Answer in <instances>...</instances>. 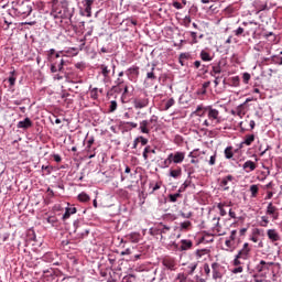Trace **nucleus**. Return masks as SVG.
Listing matches in <instances>:
<instances>
[{"instance_id":"nucleus-1","label":"nucleus","mask_w":282,"mask_h":282,"mask_svg":"<svg viewBox=\"0 0 282 282\" xmlns=\"http://www.w3.org/2000/svg\"><path fill=\"white\" fill-rule=\"evenodd\" d=\"M74 234L76 235L77 239H87L89 237V232H91V229H89V226L80 220H75L74 224Z\"/></svg>"},{"instance_id":"nucleus-2","label":"nucleus","mask_w":282,"mask_h":282,"mask_svg":"<svg viewBox=\"0 0 282 282\" xmlns=\"http://www.w3.org/2000/svg\"><path fill=\"white\" fill-rule=\"evenodd\" d=\"M242 28H245V34L247 36H252L253 40L261 39V34H259V23L254 21L242 22Z\"/></svg>"},{"instance_id":"nucleus-3","label":"nucleus","mask_w":282,"mask_h":282,"mask_svg":"<svg viewBox=\"0 0 282 282\" xmlns=\"http://www.w3.org/2000/svg\"><path fill=\"white\" fill-rule=\"evenodd\" d=\"M9 14L11 17H23V19H25V17H30V14H32V6L22 3L18 6V8L9 9Z\"/></svg>"},{"instance_id":"nucleus-4","label":"nucleus","mask_w":282,"mask_h":282,"mask_svg":"<svg viewBox=\"0 0 282 282\" xmlns=\"http://www.w3.org/2000/svg\"><path fill=\"white\" fill-rule=\"evenodd\" d=\"M132 102L134 109H144V107H149V94H147V91L139 94Z\"/></svg>"},{"instance_id":"nucleus-5","label":"nucleus","mask_w":282,"mask_h":282,"mask_svg":"<svg viewBox=\"0 0 282 282\" xmlns=\"http://www.w3.org/2000/svg\"><path fill=\"white\" fill-rule=\"evenodd\" d=\"M204 113H206L210 122H216V124H219V122H221V117H219V110L213 108V106L205 107Z\"/></svg>"},{"instance_id":"nucleus-6","label":"nucleus","mask_w":282,"mask_h":282,"mask_svg":"<svg viewBox=\"0 0 282 282\" xmlns=\"http://www.w3.org/2000/svg\"><path fill=\"white\" fill-rule=\"evenodd\" d=\"M126 76H128V79L131 80V83H135L140 76V67L139 66H131L126 70Z\"/></svg>"},{"instance_id":"nucleus-7","label":"nucleus","mask_w":282,"mask_h":282,"mask_svg":"<svg viewBox=\"0 0 282 282\" xmlns=\"http://www.w3.org/2000/svg\"><path fill=\"white\" fill-rule=\"evenodd\" d=\"M274 265V262H265V260H261L257 265H256V272L262 273V274H268L270 272V268Z\"/></svg>"},{"instance_id":"nucleus-8","label":"nucleus","mask_w":282,"mask_h":282,"mask_svg":"<svg viewBox=\"0 0 282 282\" xmlns=\"http://www.w3.org/2000/svg\"><path fill=\"white\" fill-rule=\"evenodd\" d=\"M239 243H241V239L238 240H225V251L226 252H235L236 249L239 248Z\"/></svg>"},{"instance_id":"nucleus-9","label":"nucleus","mask_w":282,"mask_h":282,"mask_svg":"<svg viewBox=\"0 0 282 282\" xmlns=\"http://www.w3.org/2000/svg\"><path fill=\"white\" fill-rule=\"evenodd\" d=\"M184 158H186L185 152H174L170 153V159L172 160V164H182L184 162Z\"/></svg>"},{"instance_id":"nucleus-10","label":"nucleus","mask_w":282,"mask_h":282,"mask_svg":"<svg viewBox=\"0 0 282 282\" xmlns=\"http://www.w3.org/2000/svg\"><path fill=\"white\" fill-rule=\"evenodd\" d=\"M140 232H131L126 236V240L121 239L120 243H127V241H130L131 243H139L140 242Z\"/></svg>"},{"instance_id":"nucleus-11","label":"nucleus","mask_w":282,"mask_h":282,"mask_svg":"<svg viewBox=\"0 0 282 282\" xmlns=\"http://www.w3.org/2000/svg\"><path fill=\"white\" fill-rule=\"evenodd\" d=\"M220 269H221V264H219L217 262L212 263V273H213L214 281H217V279H221V276H224L221 274Z\"/></svg>"},{"instance_id":"nucleus-12","label":"nucleus","mask_w":282,"mask_h":282,"mask_svg":"<svg viewBox=\"0 0 282 282\" xmlns=\"http://www.w3.org/2000/svg\"><path fill=\"white\" fill-rule=\"evenodd\" d=\"M162 265H164V268H166V270H171L173 272V271H175V265H177V263L175 262V259H173V258H165L162 260Z\"/></svg>"},{"instance_id":"nucleus-13","label":"nucleus","mask_w":282,"mask_h":282,"mask_svg":"<svg viewBox=\"0 0 282 282\" xmlns=\"http://www.w3.org/2000/svg\"><path fill=\"white\" fill-rule=\"evenodd\" d=\"M230 182H235V176L229 174V175L223 177L220 181L221 188L224 191H230V186H228V184H230Z\"/></svg>"},{"instance_id":"nucleus-14","label":"nucleus","mask_w":282,"mask_h":282,"mask_svg":"<svg viewBox=\"0 0 282 282\" xmlns=\"http://www.w3.org/2000/svg\"><path fill=\"white\" fill-rule=\"evenodd\" d=\"M257 170V163L254 161L248 160L242 164V171L245 173H252V171Z\"/></svg>"},{"instance_id":"nucleus-15","label":"nucleus","mask_w":282,"mask_h":282,"mask_svg":"<svg viewBox=\"0 0 282 282\" xmlns=\"http://www.w3.org/2000/svg\"><path fill=\"white\" fill-rule=\"evenodd\" d=\"M100 69L101 76H104V83H111V77H109V74H111V69L109 68V66L101 64Z\"/></svg>"},{"instance_id":"nucleus-16","label":"nucleus","mask_w":282,"mask_h":282,"mask_svg":"<svg viewBox=\"0 0 282 282\" xmlns=\"http://www.w3.org/2000/svg\"><path fill=\"white\" fill-rule=\"evenodd\" d=\"M232 35L236 36V39H246V29L243 28V23H241L238 28H236L232 31Z\"/></svg>"},{"instance_id":"nucleus-17","label":"nucleus","mask_w":282,"mask_h":282,"mask_svg":"<svg viewBox=\"0 0 282 282\" xmlns=\"http://www.w3.org/2000/svg\"><path fill=\"white\" fill-rule=\"evenodd\" d=\"M151 129H153V126H150L149 120H142L140 121L139 131L141 133H151Z\"/></svg>"},{"instance_id":"nucleus-18","label":"nucleus","mask_w":282,"mask_h":282,"mask_svg":"<svg viewBox=\"0 0 282 282\" xmlns=\"http://www.w3.org/2000/svg\"><path fill=\"white\" fill-rule=\"evenodd\" d=\"M84 14L86 17H91V6H94V0H83Z\"/></svg>"},{"instance_id":"nucleus-19","label":"nucleus","mask_w":282,"mask_h":282,"mask_svg":"<svg viewBox=\"0 0 282 282\" xmlns=\"http://www.w3.org/2000/svg\"><path fill=\"white\" fill-rule=\"evenodd\" d=\"M267 215H271L273 219H279V213H276V206L272 203H269L267 206Z\"/></svg>"},{"instance_id":"nucleus-20","label":"nucleus","mask_w":282,"mask_h":282,"mask_svg":"<svg viewBox=\"0 0 282 282\" xmlns=\"http://www.w3.org/2000/svg\"><path fill=\"white\" fill-rule=\"evenodd\" d=\"M267 236L270 241H281V236L279 235V231H276V229H269L267 231Z\"/></svg>"},{"instance_id":"nucleus-21","label":"nucleus","mask_w":282,"mask_h":282,"mask_svg":"<svg viewBox=\"0 0 282 282\" xmlns=\"http://www.w3.org/2000/svg\"><path fill=\"white\" fill-rule=\"evenodd\" d=\"M262 169H264V171H261L260 176L257 177L259 182H263L270 177V167L265 166V164H262Z\"/></svg>"},{"instance_id":"nucleus-22","label":"nucleus","mask_w":282,"mask_h":282,"mask_svg":"<svg viewBox=\"0 0 282 282\" xmlns=\"http://www.w3.org/2000/svg\"><path fill=\"white\" fill-rule=\"evenodd\" d=\"M193 186L195 188V184H193V178H186L185 182L180 186L178 193H186V188Z\"/></svg>"},{"instance_id":"nucleus-23","label":"nucleus","mask_w":282,"mask_h":282,"mask_svg":"<svg viewBox=\"0 0 282 282\" xmlns=\"http://www.w3.org/2000/svg\"><path fill=\"white\" fill-rule=\"evenodd\" d=\"M155 64L152 65L151 69L147 72L145 80H158V74L155 73Z\"/></svg>"},{"instance_id":"nucleus-24","label":"nucleus","mask_w":282,"mask_h":282,"mask_svg":"<svg viewBox=\"0 0 282 282\" xmlns=\"http://www.w3.org/2000/svg\"><path fill=\"white\" fill-rule=\"evenodd\" d=\"M199 58L204 63H210V61H213V58H215V56L210 55V53H208V51L202 50L200 53H199Z\"/></svg>"},{"instance_id":"nucleus-25","label":"nucleus","mask_w":282,"mask_h":282,"mask_svg":"<svg viewBox=\"0 0 282 282\" xmlns=\"http://www.w3.org/2000/svg\"><path fill=\"white\" fill-rule=\"evenodd\" d=\"M17 127L18 129H30V127H32V119H30V117H26L24 120L19 121Z\"/></svg>"},{"instance_id":"nucleus-26","label":"nucleus","mask_w":282,"mask_h":282,"mask_svg":"<svg viewBox=\"0 0 282 282\" xmlns=\"http://www.w3.org/2000/svg\"><path fill=\"white\" fill-rule=\"evenodd\" d=\"M191 248H193V240H188V239H182L181 240V247L180 250L182 252L186 251V250H191Z\"/></svg>"},{"instance_id":"nucleus-27","label":"nucleus","mask_w":282,"mask_h":282,"mask_svg":"<svg viewBox=\"0 0 282 282\" xmlns=\"http://www.w3.org/2000/svg\"><path fill=\"white\" fill-rule=\"evenodd\" d=\"M45 263H54V259H56V253L48 251L43 254L41 258Z\"/></svg>"},{"instance_id":"nucleus-28","label":"nucleus","mask_w":282,"mask_h":282,"mask_svg":"<svg viewBox=\"0 0 282 282\" xmlns=\"http://www.w3.org/2000/svg\"><path fill=\"white\" fill-rule=\"evenodd\" d=\"M76 213H77L76 207H66L65 213L62 217L63 221L69 219V217H72V215H76Z\"/></svg>"},{"instance_id":"nucleus-29","label":"nucleus","mask_w":282,"mask_h":282,"mask_svg":"<svg viewBox=\"0 0 282 282\" xmlns=\"http://www.w3.org/2000/svg\"><path fill=\"white\" fill-rule=\"evenodd\" d=\"M9 87L12 89L14 85H17V70H11L10 76L8 78Z\"/></svg>"},{"instance_id":"nucleus-30","label":"nucleus","mask_w":282,"mask_h":282,"mask_svg":"<svg viewBox=\"0 0 282 282\" xmlns=\"http://www.w3.org/2000/svg\"><path fill=\"white\" fill-rule=\"evenodd\" d=\"M236 256L242 259V261H248L250 259V251L240 249Z\"/></svg>"},{"instance_id":"nucleus-31","label":"nucleus","mask_w":282,"mask_h":282,"mask_svg":"<svg viewBox=\"0 0 282 282\" xmlns=\"http://www.w3.org/2000/svg\"><path fill=\"white\" fill-rule=\"evenodd\" d=\"M221 73V62H218L216 65L212 66L210 76L215 77L217 74Z\"/></svg>"},{"instance_id":"nucleus-32","label":"nucleus","mask_w":282,"mask_h":282,"mask_svg":"<svg viewBox=\"0 0 282 282\" xmlns=\"http://www.w3.org/2000/svg\"><path fill=\"white\" fill-rule=\"evenodd\" d=\"M257 10H259V12H263L264 10H268V0H258Z\"/></svg>"},{"instance_id":"nucleus-33","label":"nucleus","mask_w":282,"mask_h":282,"mask_svg":"<svg viewBox=\"0 0 282 282\" xmlns=\"http://www.w3.org/2000/svg\"><path fill=\"white\" fill-rule=\"evenodd\" d=\"M264 61H271L274 65H282L281 55H273L271 57H265Z\"/></svg>"},{"instance_id":"nucleus-34","label":"nucleus","mask_w":282,"mask_h":282,"mask_svg":"<svg viewBox=\"0 0 282 282\" xmlns=\"http://www.w3.org/2000/svg\"><path fill=\"white\" fill-rule=\"evenodd\" d=\"M85 151L88 155V160L96 158V148H94V145H90V148H88V145H86Z\"/></svg>"},{"instance_id":"nucleus-35","label":"nucleus","mask_w":282,"mask_h":282,"mask_svg":"<svg viewBox=\"0 0 282 282\" xmlns=\"http://www.w3.org/2000/svg\"><path fill=\"white\" fill-rule=\"evenodd\" d=\"M254 134H246L242 144H245L246 147H250L252 142H254Z\"/></svg>"},{"instance_id":"nucleus-36","label":"nucleus","mask_w":282,"mask_h":282,"mask_svg":"<svg viewBox=\"0 0 282 282\" xmlns=\"http://www.w3.org/2000/svg\"><path fill=\"white\" fill-rule=\"evenodd\" d=\"M85 41H87V37H83L79 40V47H70L72 52H75V54H78V52H82V50H85Z\"/></svg>"},{"instance_id":"nucleus-37","label":"nucleus","mask_w":282,"mask_h":282,"mask_svg":"<svg viewBox=\"0 0 282 282\" xmlns=\"http://www.w3.org/2000/svg\"><path fill=\"white\" fill-rule=\"evenodd\" d=\"M170 177H173L174 180H177V178L182 177V167L171 170L170 171Z\"/></svg>"},{"instance_id":"nucleus-38","label":"nucleus","mask_w":282,"mask_h":282,"mask_svg":"<svg viewBox=\"0 0 282 282\" xmlns=\"http://www.w3.org/2000/svg\"><path fill=\"white\" fill-rule=\"evenodd\" d=\"M180 197H182V192L178 189L177 193L169 195V202H171V204H175Z\"/></svg>"},{"instance_id":"nucleus-39","label":"nucleus","mask_w":282,"mask_h":282,"mask_svg":"<svg viewBox=\"0 0 282 282\" xmlns=\"http://www.w3.org/2000/svg\"><path fill=\"white\" fill-rule=\"evenodd\" d=\"M235 156V152H232V147L229 145L225 149V158L226 160H232V158Z\"/></svg>"},{"instance_id":"nucleus-40","label":"nucleus","mask_w":282,"mask_h":282,"mask_svg":"<svg viewBox=\"0 0 282 282\" xmlns=\"http://www.w3.org/2000/svg\"><path fill=\"white\" fill-rule=\"evenodd\" d=\"M54 80H63L64 78H66V80H69V73H59V74H55L54 75Z\"/></svg>"},{"instance_id":"nucleus-41","label":"nucleus","mask_w":282,"mask_h":282,"mask_svg":"<svg viewBox=\"0 0 282 282\" xmlns=\"http://www.w3.org/2000/svg\"><path fill=\"white\" fill-rule=\"evenodd\" d=\"M59 74H65V59L61 58L59 62H55Z\"/></svg>"},{"instance_id":"nucleus-42","label":"nucleus","mask_w":282,"mask_h":282,"mask_svg":"<svg viewBox=\"0 0 282 282\" xmlns=\"http://www.w3.org/2000/svg\"><path fill=\"white\" fill-rule=\"evenodd\" d=\"M249 191L251 193V197H257V195H259V185H251Z\"/></svg>"},{"instance_id":"nucleus-43","label":"nucleus","mask_w":282,"mask_h":282,"mask_svg":"<svg viewBox=\"0 0 282 282\" xmlns=\"http://www.w3.org/2000/svg\"><path fill=\"white\" fill-rule=\"evenodd\" d=\"M187 269H188L187 274H189L192 276V274L195 273V270H197V262H193V263L188 264Z\"/></svg>"},{"instance_id":"nucleus-44","label":"nucleus","mask_w":282,"mask_h":282,"mask_svg":"<svg viewBox=\"0 0 282 282\" xmlns=\"http://www.w3.org/2000/svg\"><path fill=\"white\" fill-rule=\"evenodd\" d=\"M191 22H192L191 15H185L183 19L182 25L184 28H191Z\"/></svg>"},{"instance_id":"nucleus-45","label":"nucleus","mask_w":282,"mask_h":282,"mask_svg":"<svg viewBox=\"0 0 282 282\" xmlns=\"http://www.w3.org/2000/svg\"><path fill=\"white\" fill-rule=\"evenodd\" d=\"M208 252H210V250H208V249H198V250H196L195 254H196L197 259H202V256L208 254Z\"/></svg>"},{"instance_id":"nucleus-46","label":"nucleus","mask_w":282,"mask_h":282,"mask_svg":"<svg viewBox=\"0 0 282 282\" xmlns=\"http://www.w3.org/2000/svg\"><path fill=\"white\" fill-rule=\"evenodd\" d=\"M191 226H192L191 220H185L180 224L181 230H188V228H191Z\"/></svg>"},{"instance_id":"nucleus-47","label":"nucleus","mask_w":282,"mask_h":282,"mask_svg":"<svg viewBox=\"0 0 282 282\" xmlns=\"http://www.w3.org/2000/svg\"><path fill=\"white\" fill-rule=\"evenodd\" d=\"M150 188H152L151 193H155V191H160V188H162V183L161 182H158L155 184L150 183Z\"/></svg>"},{"instance_id":"nucleus-48","label":"nucleus","mask_w":282,"mask_h":282,"mask_svg":"<svg viewBox=\"0 0 282 282\" xmlns=\"http://www.w3.org/2000/svg\"><path fill=\"white\" fill-rule=\"evenodd\" d=\"M173 105H175V99L170 98V99L165 102L164 110H165V111H169V110L171 109V107H173Z\"/></svg>"},{"instance_id":"nucleus-49","label":"nucleus","mask_w":282,"mask_h":282,"mask_svg":"<svg viewBox=\"0 0 282 282\" xmlns=\"http://www.w3.org/2000/svg\"><path fill=\"white\" fill-rule=\"evenodd\" d=\"M173 164V161L171 160V155L169 154L167 158L163 161L162 169H169Z\"/></svg>"},{"instance_id":"nucleus-50","label":"nucleus","mask_w":282,"mask_h":282,"mask_svg":"<svg viewBox=\"0 0 282 282\" xmlns=\"http://www.w3.org/2000/svg\"><path fill=\"white\" fill-rule=\"evenodd\" d=\"M121 282H135V275L133 274L124 275Z\"/></svg>"},{"instance_id":"nucleus-51","label":"nucleus","mask_w":282,"mask_h":282,"mask_svg":"<svg viewBox=\"0 0 282 282\" xmlns=\"http://www.w3.org/2000/svg\"><path fill=\"white\" fill-rule=\"evenodd\" d=\"M158 120H159L158 116L152 115L150 120H148V122L150 126L155 127L158 124Z\"/></svg>"},{"instance_id":"nucleus-52","label":"nucleus","mask_w":282,"mask_h":282,"mask_svg":"<svg viewBox=\"0 0 282 282\" xmlns=\"http://www.w3.org/2000/svg\"><path fill=\"white\" fill-rule=\"evenodd\" d=\"M116 109H118V102L116 100H111L110 106H109V112L113 113V111H116Z\"/></svg>"},{"instance_id":"nucleus-53","label":"nucleus","mask_w":282,"mask_h":282,"mask_svg":"<svg viewBox=\"0 0 282 282\" xmlns=\"http://www.w3.org/2000/svg\"><path fill=\"white\" fill-rule=\"evenodd\" d=\"M217 208H218V210H219V213H220V217H226L227 212H226V209H224V203H219V204L217 205Z\"/></svg>"},{"instance_id":"nucleus-54","label":"nucleus","mask_w":282,"mask_h":282,"mask_svg":"<svg viewBox=\"0 0 282 282\" xmlns=\"http://www.w3.org/2000/svg\"><path fill=\"white\" fill-rule=\"evenodd\" d=\"M78 199L79 202H89V196L87 195V193L83 192L78 195Z\"/></svg>"},{"instance_id":"nucleus-55","label":"nucleus","mask_w":282,"mask_h":282,"mask_svg":"<svg viewBox=\"0 0 282 282\" xmlns=\"http://www.w3.org/2000/svg\"><path fill=\"white\" fill-rule=\"evenodd\" d=\"M90 98L91 100H98V88L90 89Z\"/></svg>"},{"instance_id":"nucleus-56","label":"nucleus","mask_w":282,"mask_h":282,"mask_svg":"<svg viewBox=\"0 0 282 282\" xmlns=\"http://www.w3.org/2000/svg\"><path fill=\"white\" fill-rule=\"evenodd\" d=\"M268 224H270V220L268 219V216H262L260 226H262V228H268Z\"/></svg>"},{"instance_id":"nucleus-57","label":"nucleus","mask_w":282,"mask_h":282,"mask_svg":"<svg viewBox=\"0 0 282 282\" xmlns=\"http://www.w3.org/2000/svg\"><path fill=\"white\" fill-rule=\"evenodd\" d=\"M250 78H251L250 73L242 74V82L245 83V85H248L250 83Z\"/></svg>"},{"instance_id":"nucleus-58","label":"nucleus","mask_w":282,"mask_h":282,"mask_svg":"<svg viewBox=\"0 0 282 282\" xmlns=\"http://www.w3.org/2000/svg\"><path fill=\"white\" fill-rule=\"evenodd\" d=\"M42 171H46V175H52L54 167H52V165H42Z\"/></svg>"},{"instance_id":"nucleus-59","label":"nucleus","mask_w":282,"mask_h":282,"mask_svg":"<svg viewBox=\"0 0 282 282\" xmlns=\"http://www.w3.org/2000/svg\"><path fill=\"white\" fill-rule=\"evenodd\" d=\"M122 86H112L110 91H112L113 94H122Z\"/></svg>"},{"instance_id":"nucleus-60","label":"nucleus","mask_w":282,"mask_h":282,"mask_svg":"<svg viewBox=\"0 0 282 282\" xmlns=\"http://www.w3.org/2000/svg\"><path fill=\"white\" fill-rule=\"evenodd\" d=\"M267 39H269V41H271V43H274V41H276V35H274L273 32H269L264 35Z\"/></svg>"},{"instance_id":"nucleus-61","label":"nucleus","mask_w":282,"mask_h":282,"mask_svg":"<svg viewBox=\"0 0 282 282\" xmlns=\"http://www.w3.org/2000/svg\"><path fill=\"white\" fill-rule=\"evenodd\" d=\"M232 265L235 267H241V258L239 256H235L234 261H232Z\"/></svg>"},{"instance_id":"nucleus-62","label":"nucleus","mask_w":282,"mask_h":282,"mask_svg":"<svg viewBox=\"0 0 282 282\" xmlns=\"http://www.w3.org/2000/svg\"><path fill=\"white\" fill-rule=\"evenodd\" d=\"M121 257L133 254V248H127L123 251L120 252Z\"/></svg>"},{"instance_id":"nucleus-63","label":"nucleus","mask_w":282,"mask_h":282,"mask_svg":"<svg viewBox=\"0 0 282 282\" xmlns=\"http://www.w3.org/2000/svg\"><path fill=\"white\" fill-rule=\"evenodd\" d=\"M253 50L254 52H263V44L260 42V43H257L254 46H253Z\"/></svg>"},{"instance_id":"nucleus-64","label":"nucleus","mask_w":282,"mask_h":282,"mask_svg":"<svg viewBox=\"0 0 282 282\" xmlns=\"http://www.w3.org/2000/svg\"><path fill=\"white\" fill-rule=\"evenodd\" d=\"M75 67H76V69H79L80 72H83L86 67L85 62L76 63Z\"/></svg>"}]
</instances>
